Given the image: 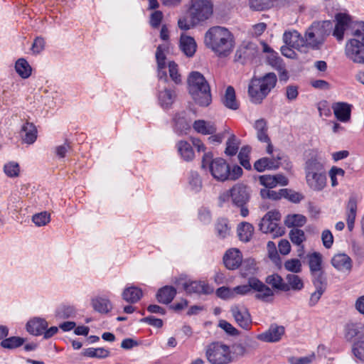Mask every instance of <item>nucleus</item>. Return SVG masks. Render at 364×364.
Segmentation results:
<instances>
[{"label": "nucleus", "mask_w": 364, "mask_h": 364, "mask_svg": "<svg viewBox=\"0 0 364 364\" xmlns=\"http://www.w3.org/2000/svg\"><path fill=\"white\" fill-rule=\"evenodd\" d=\"M168 50V43H165L157 47L156 59L158 66V77L159 80L158 101L163 109H168L176 100V95L174 89L166 86L168 76L166 68V53Z\"/></svg>", "instance_id": "nucleus-1"}, {"label": "nucleus", "mask_w": 364, "mask_h": 364, "mask_svg": "<svg viewBox=\"0 0 364 364\" xmlns=\"http://www.w3.org/2000/svg\"><path fill=\"white\" fill-rule=\"evenodd\" d=\"M204 43L220 57L229 55L235 44L233 34L228 28L219 26H213L206 31Z\"/></svg>", "instance_id": "nucleus-2"}, {"label": "nucleus", "mask_w": 364, "mask_h": 364, "mask_svg": "<svg viewBox=\"0 0 364 364\" xmlns=\"http://www.w3.org/2000/svg\"><path fill=\"white\" fill-rule=\"evenodd\" d=\"M188 89L193 101L200 107H208L212 102L210 87L205 77L198 71L188 77Z\"/></svg>", "instance_id": "nucleus-3"}, {"label": "nucleus", "mask_w": 364, "mask_h": 364, "mask_svg": "<svg viewBox=\"0 0 364 364\" xmlns=\"http://www.w3.org/2000/svg\"><path fill=\"white\" fill-rule=\"evenodd\" d=\"M277 76L273 73L266 74L262 78H254L249 85L248 93L252 102L260 103L277 83Z\"/></svg>", "instance_id": "nucleus-4"}, {"label": "nucleus", "mask_w": 364, "mask_h": 364, "mask_svg": "<svg viewBox=\"0 0 364 364\" xmlns=\"http://www.w3.org/2000/svg\"><path fill=\"white\" fill-rule=\"evenodd\" d=\"M208 167L213 177L218 181H225L229 179L230 166L226 161L222 158L213 159L210 152L205 153L202 159V168Z\"/></svg>", "instance_id": "nucleus-5"}, {"label": "nucleus", "mask_w": 364, "mask_h": 364, "mask_svg": "<svg viewBox=\"0 0 364 364\" xmlns=\"http://www.w3.org/2000/svg\"><path fill=\"white\" fill-rule=\"evenodd\" d=\"M205 356L211 364H228L232 361L229 346L218 342L207 346Z\"/></svg>", "instance_id": "nucleus-6"}, {"label": "nucleus", "mask_w": 364, "mask_h": 364, "mask_svg": "<svg viewBox=\"0 0 364 364\" xmlns=\"http://www.w3.org/2000/svg\"><path fill=\"white\" fill-rule=\"evenodd\" d=\"M281 214L278 210L267 212L262 218L259 230L264 233H270L274 237L282 236L284 233V228L280 226Z\"/></svg>", "instance_id": "nucleus-7"}, {"label": "nucleus", "mask_w": 364, "mask_h": 364, "mask_svg": "<svg viewBox=\"0 0 364 364\" xmlns=\"http://www.w3.org/2000/svg\"><path fill=\"white\" fill-rule=\"evenodd\" d=\"M213 13V4L210 0H191L190 18L193 23L208 20Z\"/></svg>", "instance_id": "nucleus-8"}, {"label": "nucleus", "mask_w": 364, "mask_h": 364, "mask_svg": "<svg viewBox=\"0 0 364 364\" xmlns=\"http://www.w3.org/2000/svg\"><path fill=\"white\" fill-rule=\"evenodd\" d=\"M330 25V21L314 23L306 31L304 38L306 46L316 48L321 44L325 37L329 33L326 27H328Z\"/></svg>", "instance_id": "nucleus-9"}, {"label": "nucleus", "mask_w": 364, "mask_h": 364, "mask_svg": "<svg viewBox=\"0 0 364 364\" xmlns=\"http://www.w3.org/2000/svg\"><path fill=\"white\" fill-rule=\"evenodd\" d=\"M304 160L305 172L325 171L326 159L321 151L317 149L307 150L305 152Z\"/></svg>", "instance_id": "nucleus-10"}, {"label": "nucleus", "mask_w": 364, "mask_h": 364, "mask_svg": "<svg viewBox=\"0 0 364 364\" xmlns=\"http://www.w3.org/2000/svg\"><path fill=\"white\" fill-rule=\"evenodd\" d=\"M345 54L353 63L364 64V43L358 38L348 40L345 47Z\"/></svg>", "instance_id": "nucleus-11"}, {"label": "nucleus", "mask_w": 364, "mask_h": 364, "mask_svg": "<svg viewBox=\"0 0 364 364\" xmlns=\"http://www.w3.org/2000/svg\"><path fill=\"white\" fill-rule=\"evenodd\" d=\"M308 264L312 277V281H327L325 273L322 269V255L319 252H314L308 255Z\"/></svg>", "instance_id": "nucleus-12"}, {"label": "nucleus", "mask_w": 364, "mask_h": 364, "mask_svg": "<svg viewBox=\"0 0 364 364\" xmlns=\"http://www.w3.org/2000/svg\"><path fill=\"white\" fill-rule=\"evenodd\" d=\"M271 157H262L257 160L254 164L255 168L259 171L262 172L266 169H277L281 165V160L282 159V154L280 151H272V154H269Z\"/></svg>", "instance_id": "nucleus-13"}, {"label": "nucleus", "mask_w": 364, "mask_h": 364, "mask_svg": "<svg viewBox=\"0 0 364 364\" xmlns=\"http://www.w3.org/2000/svg\"><path fill=\"white\" fill-rule=\"evenodd\" d=\"M183 289L188 294H210L214 289L205 281H180Z\"/></svg>", "instance_id": "nucleus-14"}, {"label": "nucleus", "mask_w": 364, "mask_h": 364, "mask_svg": "<svg viewBox=\"0 0 364 364\" xmlns=\"http://www.w3.org/2000/svg\"><path fill=\"white\" fill-rule=\"evenodd\" d=\"M308 186L314 191H321L326 186L325 171L305 172Z\"/></svg>", "instance_id": "nucleus-15"}, {"label": "nucleus", "mask_w": 364, "mask_h": 364, "mask_svg": "<svg viewBox=\"0 0 364 364\" xmlns=\"http://www.w3.org/2000/svg\"><path fill=\"white\" fill-rule=\"evenodd\" d=\"M230 312L239 326L249 329L252 324L251 316L246 307L240 305L232 306Z\"/></svg>", "instance_id": "nucleus-16"}, {"label": "nucleus", "mask_w": 364, "mask_h": 364, "mask_svg": "<svg viewBox=\"0 0 364 364\" xmlns=\"http://www.w3.org/2000/svg\"><path fill=\"white\" fill-rule=\"evenodd\" d=\"M227 196H230L232 203L236 206L245 205L250 198L247 186L242 184L234 186Z\"/></svg>", "instance_id": "nucleus-17"}, {"label": "nucleus", "mask_w": 364, "mask_h": 364, "mask_svg": "<svg viewBox=\"0 0 364 364\" xmlns=\"http://www.w3.org/2000/svg\"><path fill=\"white\" fill-rule=\"evenodd\" d=\"M284 332V326L274 323L269 326L267 331L258 334L257 338L263 342L275 343L281 340Z\"/></svg>", "instance_id": "nucleus-18"}, {"label": "nucleus", "mask_w": 364, "mask_h": 364, "mask_svg": "<svg viewBox=\"0 0 364 364\" xmlns=\"http://www.w3.org/2000/svg\"><path fill=\"white\" fill-rule=\"evenodd\" d=\"M252 290L257 291L255 298L264 302H271L273 300L274 292L265 284L255 277L252 282Z\"/></svg>", "instance_id": "nucleus-19"}, {"label": "nucleus", "mask_w": 364, "mask_h": 364, "mask_svg": "<svg viewBox=\"0 0 364 364\" xmlns=\"http://www.w3.org/2000/svg\"><path fill=\"white\" fill-rule=\"evenodd\" d=\"M254 128L257 132V138L261 142L267 144L266 151L267 154H272L273 146L271 143L270 138L267 134L268 127L265 119H259L255 122Z\"/></svg>", "instance_id": "nucleus-20"}, {"label": "nucleus", "mask_w": 364, "mask_h": 364, "mask_svg": "<svg viewBox=\"0 0 364 364\" xmlns=\"http://www.w3.org/2000/svg\"><path fill=\"white\" fill-rule=\"evenodd\" d=\"M352 107V105L344 102H336L331 106L336 118L341 122L350 121Z\"/></svg>", "instance_id": "nucleus-21"}, {"label": "nucleus", "mask_w": 364, "mask_h": 364, "mask_svg": "<svg viewBox=\"0 0 364 364\" xmlns=\"http://www.w3.org/2000/svg\"><path fill=\"white\" fill-rule=\"evenodd\" d=\"M332 266L339 272H350L353 262L351 258L345 253H338L335 255L331 260Z\"/></svg>", "instance_id": "nucleus-22"}, {"label": "nucleus", "mask_w": 364, "mask_h": 364, "mask_svg": "<svg viewBox=\"0 0 364 364\" xmlns=\"http://www.w3.org/2000/svg\"><path fill=\"white\" fill-rule=\"evenodd\" d=\"M242 254L236 248L228 250L223 257L224 264L229 269H237L242 264Z\"/></svg>", "instance_id": "nucleus-23"}, {"label": "nucleus", "mask_w": 364, "mask_h": 364, "mask_svg": "<svg viewBox=\"0 0 364 364\" xmlns=\"http://www.w3.org/2000/svg\"><path fill=\"white\" fill-rule=\"evenodd\" d=\"M48 323L45 318L34 317L30 319L26 325V331L31 335H42L48 328Z\"/></svg>", "instance_id": "nucleus-24"}, {"label": "nucleus", "mask_w": 364, "mask_h": 364, "mask_svg": "<svg viewBox=\"0 0 364 364\" xmlns=\"http://www.w3.org/2000/svg\"><path fill=\"white\" fill-rule=\"evenodd\" d=\"M91 305L95 311L100 314H107L113 306L109 299L105 295L97 296L91 299Z\"/></svg>", "instance_id": "nucleus-25"}, {"label": "nucleus", "mask_w": 364, "mask_h": 364, "mask_svg": "<svg viewBox=\"0 0 364 364\" xmlns=\"http://www.w3.org/2000/svg\"><path fill=\"white\" fill-rule=\"evenodd\" d=\"M283 40L287 46L299 50L306 46L304 38L296 31L285 32L283 35Z\"/></svg>", "instance_id": "nucleus-26"}, {"label": "nucleus", "mask_w": 364, "mask_h": 364, "mask_svg": "<svg viewBox=\"0 0 364 364\" xmlns=\"http://www.w3.org/2000/svg\"><path fill=\"white\" fill-rule=\"evenodd\" d=\"M22 141L27 144H33L38 136V132L36 126L31 122H26L21 127Z\"/></svg>", "instance_id": "nucleus-27"}, {"label": "nucleus", "mask_w": 364, "mask_h": 364, "mask_svg": "<svg viewBox=\"0 0 364 364\" xmlns=\"http://www.w3.org/2000/svg\"><path fill=\"white\" fill-rule=\"evenodd\" d=\"M336 18L337 22L333 31V36L341 41L343 39L344 31L349 25L350 18L346 14H338Z\"/></svg>", "instance_id": "nucleus-28"}, {"label": "nucleus", "mask_w": 364, "mask_h": 364, "mask_svg": "<svg viewBox=\"0 0 364 364\" xmlns=\"http://www.w3.org/2000/svg\"><path fill=\"white\" fill-rule=\"evenodd\" d=\"M196 132L204 135H210L216 132L217 128L214 122L203 119L196 120L193 124Z\"/></svg>", "instance_id": "nucleus-29"}, {"label": "nucleus", "mask_w": 364, "mask_h": 364, "mask_svg": "<svg viewBox=\"0 0 364 364\" xmlns=\"http://www.w3.org/2000/svg\"><path fill=\"white\" fill-rule=\"evenodd\" d=\"M142 296V290L135 286L127 287L122 293V299L131 304H135L139 301Z\"/></svg>", "instance_id": "nucleus-30"}, {"label": "nucleus", "mask_w": 364, "mask_h": 364, "mask_svg": "<svg viewBox=\"0 0 364 364\" xmlns=\"http://www.w3.org/2000/svg\"><path fill=\"white\" fill-rule=\"evenodd\" d=\"M196 43L193 38L182 35L180 39V48L188 57H192L196 50Z\"/></svg>", "instance_id": "nucleus-31"}, {"label": "nucleus", "mask_w": 364, "mask_h": 364, "mask_svg": "<svg viewBox=\"0 0 364 364\" xmlns=\"http://www.w3.org/2000/svg\"><path fill=\"white\" fill-rule=\"evenodd\" d=\"M176 294V289L171 286H165L159 289L156 299L159 303L168 304L171 303Z\"/></svg>", "instance_id": "nucleus-32"}, {"label": "nucleus", "mask_w": 364, "mask_h": 364, "mask_svg": "<svg viewBox=\"0 0 364 364\" xmlns=\"http://www.w3.org/2000/svg\"><path fill=\"white\" fill-rule=\"evenodd\" d=\"M256 53V46L254 43H249L241 46L237 50L235 57L237 60H250L255 56Z\"/></svg>", "instance_id": "nucleus-33"}, {"label": "nucleus", "mask_w": 364, "mask_h": 364, "mask_svg": "<svg viewBox=\"0 0 364 364\" xmlns=\"http://www.w3.org/2000/svg\"><path fill=\"white\" fill-rule=\"evenodd\" d=\"M257 348V343L254 341H246L243 343H236L232 346V353L237 356H243L248 353L250 350Z\"/></svg>", "instance_id": "nucleus-34"}, {"label": "nucleus", "mask_w": 364, "mask_h": 364, "mask_svg": "<svg viewBox=\"0 0 364 364\" xmlns=\"http://www.w3.org/2000/svg\"><path fill=\"white\" fill-rule=\"evenodd\" d=\"M266 283L270 285L273 289L282 291H288L289 287L286 282L278 274H273L267 277Z\"/></svg>", "instance_id": "nucleus-35"}, {"label": "nucleus", "mask_w": 364, "mask_h": 364, "mask_svg": "<svg viewBox=\"0 0 364 364\" xmlns=\"http://www.w3.org/2000/svg\"><path fill=\"white\" fill-rule=\"evenodd\" d=\"M215 233L219 238H226L230 234V227L225 218H219L215 224Z\"/></svg>", "instance_id": "nucleus-36"}, {"label": "nucleus", "mask_w": 364, "mask_h": 364, "mask_svg": "<svg viewBox=\"0 0 364 364\" xmlns=\"http://www.w3.org/2000/svg\"><path fill=\"white\" fill-rule=\"evenodd\" d=\"M224 105L231 109L236 110L239 107V104L236 100L235 89L232 86H228L225 90L223 99Z\"/></svg>", "instance_id": "nucleus-37"}, {"label": "nucleus", "mask_w": 364, "mask_h": 364, "mask_svg": "<svg viewBox=\"0 0 364 364\" xmlns=\"http://www.w3.org/2000/svg\"><path fill=\"white\" fill-rule=\"evenodd\" d=\"M312 282L316 288V291L310 296L309 304L311 306H314L318 303L327 287V281H320V283L316 282V281H312Z\"/></svg>", "instance_id": "nucleus-38"}, {"label": "nucleus", "mask_w": 364, "mask_h": 364, "mask_svg": "<svg viewBox=\"0 0 364 364\" xmlns=\"http://www.w3.org/2000/svg\"><path fill=\"white\" fill-rule=\"evenodd\" d=\"M15 70L21 77L27 79L31 75L32 68L26 59L19 58L15 63Z\"/></svg>", "instance_id": "nucleus-39"}, {"label": "nucleus", "mask_w": 364, "mask_h": 364, "mask_svg": "<svg viewBox=\"0 0 364 364\" xmlns=\"http://www.w3.org/2000/svg\"><path fill=\"white\" fill-rule=\"evenodd\" d=\"M254 227L249 223L243 222L238 225L237 234L240 240L248 242L252 238Z\"/></svg>", "instance_id": "nucleus-40"}, {"label": "nucleus", "mask_w": 364, "mask_h": 364, "mask_svg": "<svg viewBox=\"0 0 364 364\" xmlns=\"http://www.w3.org/2000/svg\"><path fill=\"white\" fill-rule=\"evenodd\" d=\"M179 154L183 160L189 161L194 158V151L191 145L185 141H180L177 144Z\"/></svg>", "instance_id": "nucleus-41"}, {"label": "nucleus", "mask_w": 364, "mask_h": 364, "mask_svg": "<svg viewBox=\"0 0 364 364\" xmlns=\"http://www.w3.org/2000/svg\"><path fill=\"white\" fill-rule=\"evenodd\" d=\"M306 223V218L300 214L289 215L284 220V224L288 228H297L304 226Z\"/></svg>", "instance_id": "nucleus-42"}, {"label": "nucleus", "mask_w": 364, "mask_h": 364, "mask_svg": "<svg viewBox=\"0 0 364 364\" xmlns=\"http://www.w3.org/2000/svg\"><path fill=\"white\" fill-rule=\"evenodd\" d=\"M354 356L360 361H364V335L359 336L352 347Z\"/></svg>", "instance_id": "nucleus-43"}, {"label": "nucleus", "mask_w": 364, "mask_h": 364, "mask_svg": "<svg viewBox=\"0 0 364 364\" xmlns=\"http://www.w3.org/2000/svg\"><path fill=\"white\" fill-rule=\"evenodd\" d=\"M286 285L288 286L289 291L290 289L299 291L304 287L302 279L296 274H288L286 277Z\"/></svg>", "instance_id": "nucleus-44"}, {"label": "nucleus", "mask_w": 364, "mask_h": 364, "mask_svg": "<svg viewBox=\"0 0 364 364\" xmlns=\"http://www.w3.org/2000/svg\"><path fill=\"white\" fill-rule=\"evenodd\" d=\"M239 144L240 141L236 136L233 133H230L226 142L225 154L228 156L235 155L238 151Z\"/></svg>", "instance_id": "nucleus-45"}, {"label": "nucleus", "mask_w": 364, "mask_h": 364, "mask_svg": "<svg viewBox=\"0 0 364 364\" xmlns=\"http://www.w3.org/2000/svg\"><path fill=\"white\" fill-rule=\"evenodd\" d=\"M109 354L108 350L104 348H88L82 351V355L90 358H105Z\"/></svg>", "instance_id": "nucleus-46"}, {"label": "nucleus", "mask_w": 364, "mask_h": 364, "mask_svg": "<svg viewBox=\"0 0 364 364\" xmlns=\"http://www.w3.org/2000/svg\"><path fill=\"white\" fill-rule=\"evenodd\" d=\"M249 5L255 11H264L275 7L273 0H249Z\"/></svg>", "instance_id": "nucleus-47"}, {"label": "nucleus", "mask_w": 364, "mask_h": 364, "mask_svg": "<svg viewBox=\"0 0 364 364\" xmlns=\"http://www.w3.org/2000/svg\"><path fill=\"white\" fill-rule=\"evenodd\" d=\"M289 235L291 242L297 246L301 245L306 240V235L304 230L299 228H292Z\"/></svg>", "instance_id": "nucleus-48"}, {"label": "nucleus", "mask_w": 364, "mask_h": 364, "mask_svg": "<svg viewBox=\"0 0 364 364\" xmlns=\"http://www.w3.org/2000/svg\"><path fill=\"white\" fill-rule=\"evenodd\" d=\"M24 343V339L18 337L12 336L6 339H4L1 342V346L4 348L13 349L22 346Z\"/></svg>", "instance_id": "nucleus-49"}, {"label": "nucleus", "mask_w": 364, "mask_h": 364, "mask_svg": "<svg viewBox=\"0 0 364 364\" xmlns=\"http://www.w3.org/2000/svg\"><path fill=\"white\" fill-rule=\"evenodd\" d=\"M255 261L253 259L249 258L242 260L241 266V274L242 277H247L250 274H254L255 271Z\"/></svg>", "instance_id": "nucleus-50"}, {"label": "nucleus", "mask_w": 364, "mask_h": 364, "mask_svg": "<svg viewBox=\"0 0 364 364\" xmlns=\"http://www.w3.org/2000/svg\"><path fill=\"white\" fill-rule=\"evenodd\" d=\"M251 151V148L249 146H243L238 154V159L241 165L246 169L251 168V165L249 161V155Z\"/></svg>", "instance_id": "nucleus-51"}, {"label": "nucleus", "mask_w": 364, "mask_h": 364, "mask_svg": "<svg viewBox=\"0 0 364 364\" xmlns=\"http://www.w3.org/2000/svg\"><path fill=\"white\" fill-rule=\"evenodd\" d=\"M4 171L8 177H16L19 174L20 166L17 162L9 161L4 164Z\"/></svg>", "instance_id": "nucleus-52"}, {"label": "nucleus", "mask_w": 364, "mask_h": 364, "mask_svg": "<svg viewBox=\"0 0 364 364\" xmlns=\"http://www.w3.org/2000/svg\"><path fill=\"white\" fill-rule=\"evenodd\" d=\"M72 151V146L70 143L65 142L63 144L56 146L54 148V153L58 159H63L66 155Z\"/></svg>", "instance_id": "nucleus-53"}, {"label": "nucleus", "mask_w": 364, "mask_h": 364, "mask_svg": "<svg viewBox=\"0 0 364 364\" xmlns=\"http://www.w3.org/2000/svg\"><path fill=\"white\" fill-rule=\"evenodd\" d=\"M50 220V214L47 212H41L39 213L35 214L32 217V221L35 223V225L38 227L44 226L48 224Z\"/></svg>", "instance_id": "nucleus-54"}, {"label": "nucleus", "mask_w": 364, "mask_h": 364, "mask_svg": "<svg viewBox=\"0 0 364 364\" xmlns=\"http://www.w3.org/2000/svg\"><path fill=\"white\" fill-rule=\"evenodd\" d=\"M169 76L176 84L181 82V75L178 73V65L174 61H170L168 64Z\"/></svg>", "instance_id": "nucleus-55"}, {"label": "nucleus", "mask_w": 364, "mask_h": 364, "mask_svg": "<svg viewBox=\"0 0 364 364\" xmlns=\"http://www.w3.org/2000/svg\"><path fill=\"white\" fill-rule=\"evenodd\" d=\"M284 268L294 273H299L301 271V262L299 259H290L284 262Z\"/></svg>", "instance_id": "nucleus-56"}, {"label": "nucleus", "mask_w": 364, "mask_h": 364, "mask_svg": "<svg viewBox=\"0 0 364 364\" xmlns=\"http://www.w3.org/2000/svg\"><path fill=\"white\" fill-rule=\"evenodd\" d=\"M255 277H250L248 282L246 284L239 285L233 288L234 296L238 295H246L248 294L251 290H252V282Z\"/></svg>", "instance_id": "nucleus-57"}, {"label": "nucleus", "mask_w": 364, "mask_h": 364, "mask_svg": "<svg viewBox=\"0 0 364 364\" xmlns=\"http://www.w3.org/2000/svg\"><path fill=\"white\" fill-rule=\"evenodd\" d=\"M282 194L283 198H287L293 203H299L304 198L301 193L288 189H282Z\"/></svg>", "instance_id": "nucleus-58"}, {"label": "nucleus", "mask_w": 364, "mask_h": 364, "mask_svg": "<svg viewBox=\"0 0 364 364\" xmlns=\"http://www.w3.org/2000/svg\"><path fill=\"white\" fill-rule=\"evenodd\" d=\"M178 115H176L174 117L175 124L177 128L181 132H185L190 129L191 125L190 123L184 118V113Z\"/></svg>", "instance_id": "nucleus-59"}, {"label": "nucleus", "mask_w": 364, "mask_h": 364, "mask_svg": "<svg viewBox=\"0 0 364 364\" xmlns=\"http://www.w3.org/2000/svg\"><path fill=\"white\" fill-rule=\"evenodd\" d=\"M352 35L364 43V22H356L352 28Z\"/></svg>", "instance_id": "nucleus-60"}, {"label": "nucleus", "mask_w": 364, "mask_h": 364, "mask_svg": "<svg viewBox=\"0 0 364 364\" xmlns=\"http://www.w3.org/2000/svg\"><path fill=\"white\" fill-rule=\"evenodd\" d=\"M189 184L193 191L198 192L202 186L201 179L197 172H191L189 177Z\"/></svg>", "instance_id": "nucleus-61"}, {"label": "nucleus", "mask_w": 364, "mask_h": 364, "mask_svg": "<svg viewBox=\"0 0 364 364\" xmlns=\"http://www.w3.org/2000/svg\"><path fill=\"white\" fill-rule=\"evenodd\" d=\"M164 14L161 11H154L150 15L149 23L154 28H159L163 20Z\"/></svg>", "instance_id": "nucleus-62"}, {"label": "nucleus", "mask_w": 364, "mask_h": 364, "mask_svg": "<svg viewBox=\"0 0 364 364\" xmlns=\"http://www.w3.org/2000/svg\"><path fill=\"white\" fill-rule=\"evenodd\" d=\"M75 310L73 306H63L57 311V316L60 318H68L75 315Z\"/></svg>", "instance_id": "nucleus-63"}, {"label": "nucleus", "mask_w": 364, "mask_h": 364, "mask_svg": "<svg viewBox=\"0 0 364 364\" xmlns=\"http://www.w3.org/2000/svg\"><path fill=\"white\" fill-rule=\"evenodd\" d=\"M267 60L269 65L277 70H282V60L279 57L278 53L276 52H272L271 54L267 57Z\"/></svg>", "instance_id": "nucleus-64"}]
</instances>
